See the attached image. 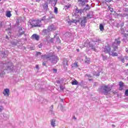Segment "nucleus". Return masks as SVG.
<instances>
[{"label":"nucleus","mask_w":128,"mask_h":128,"mask_svg":"<svg viewBox=\"0 0 128 128\" xmlns=\"http://www.w3.org/2000/svg\"><path fill=\"white\" fill-rule=\"evenodd\" d=\"M22 34H24V36H26V34H24V31H18V34H17V36H22Z\"/></svg>","instance_id":"19"},{"label":"nucleus","mask_w":128,"mask_h":128,"mask_svg":"<svg viewBox=\"0 0 128 128\" xmlns=\"http://www.w3.org/2000/svg\"><path fill=\"white\" fill-rule=\"evenodd\" d=\"M124 94L126 96H128V90H126Z\"/></svg>","instance_id":"44"},{"label":"nucleus","mask_w":128,"mask_h":128,"mask_svg":"<svg viewBox=\"0 0 128 128\" xmlns=\"http://www.w3.org/2000/svg\"><path fill=\"white\" fill-rule=\"evenodd\" d=\"M38 47L39 48H42V44H38Z\"/></svg>","instance_id":"51"},{"label":"nucleus","mask_w":128,"mask_h":128,"mask_svg":"<svg viewBox=\"0 0 128 128\" xmlns=\"http://www.w3.org/2000/svg\"><path fill=\"white\" fill-rule=\"evenodd\" d=\"M122 58H124V56H120L119 57H118V58L119 60H122Z\"/></svg>","instance_id":"50"},{"label":"nucleus","mask_w":128,"mask_h":128,"mask_svg":"<svg viewBox=\"0 0 128 128\" xmlns=\"http://www.w3.org/2000/svg\"><path fill=\"white\" fill-rule=\"evenodd\" d=\"M112 86H111L108 85V86H105L103 85L102 86H100L98 88V92H102L104 94H108V92L112 90Z\"/></svg>","instance_id":"2"},{"label":"nucleus","mask_w":128,"mask_h":128,"mask_svg":"<svg viewBox=\"0 0 128 128\" xmlns=\"http://www.w3.org/2000/svg\"><path fill=\"white\" fill-rule=\"evenodd\" d=\"M102 58H103V60H106L108 58V56L102 54Z\"/></svg>","instance_id":"33"},{"label":"nucleus","mask_w":128,"mask_h":128,"mask_svg":"<svg viewBox=\"0 0 128 128\" xmlns=\"http://www.w3.org/2000/svg\"><path fill=\"white\" fill-rule=\"evenodd\" d=\"M42 6H43V10L45 12H46V10H48V4L47 2H46Z\"/></svg>","instance_id":"13"},{"label":"nucleus","mask_w":128,"mask_h":128,"mask_svg":"<svg viewBox=\"0 0 128 128\" xmlns=\"http://www.w3.org/2000/svg\"><path fill=\"white\" fill-rule=\"evenodd\" d=\"M86 10H90V6L88 5V4H87L86 5Z\"/></svg>","instance_id":"37"},{"label":"nucleus","mask_w":128,"mask_h":128,"mask_svg":"<svg viewBox=\"0 0 128 128\" xmlns=\"http://www.w3.org/2000/svg\"><path fill=\"white\" fill-rule=\"evenodd\" d=\"M46 62L44 61V62H42V66H46Z\"/></svg>","instance_id":"46"},{"label":"nucleus","mask_w":128,"mask_h":128,"mask_svg":"<svg viewBox=\"0 0 128 128\" xmlns=\"http://www.w3.org/2000/svg\"><path fill=\"white\" fill-rule=\"evenodd\" d=\"M78 62H75L72 66V68H78Z\"/></svg>","instance_id":"29"},{"label":"nucleus","mask_w":128,"mask_h":128,"mask_svg":"<svg viewBox=\"0 0 128 128\" xmlns=\"http://www.w3.org/2000/svg\"><path fill=\"white\" fill-rule=\"evenodd\" d=\"M124 6H128V4H124Z\"/></svg>","instance_id":"64"},{"label":"nucleus","mask_w":128,"mask_h":128,"mask_svg":"<svg viewBox=\"0 0 128 128\" xmlns=\"http://www.w3.org/2000/svg\"><path fill=\"white\" fill-rule=\"evenodd\" d=\"M72 86H78V82L76 80H74V81L72 82Z\"/></svg>","instance_id":"26"},{"label":"nucleus","mask_w":128,"mask_h":128,"mask_svg":"<svg viewBox=\"0 0 128 128\" xmlns=\"http://www.w3.org/2000/svg\"><path fill=\"white\" fill-rule=\"evenodd\" d=\"M54 72H58V70L56 68L53 69Z\"/></svg>","instance_id":"54"},{"label":"nucleus","mask_w":128,"mask_h":128,"mask_svg":"<svg viewBox=\"0 0 128 128\" xmlns=\"http://www.w3.org/2000/svg\"><path fill=\"white\" fill-rule=\"evenodd\" d=\"M94 74L96 76H100V72H95Z\"/></svg>","instance_id":"41"},{"label":"nucleus","mask_w":128,"mask_h":128,"mask_svg":"<svg viewBox=\"0 0 128 128\" xmlns=\"http://www.w3.org/2000/svg\"><path fill=\"white\" fill-rule=\"evenodd\" d=\"M124 38H127L128 36V34H124Z\"/></svg>","instance_id":"52"},{"label":"nucleus","mask_w":128,"mask_h":128,"mask_svg":"<svg viewBox=\"0 0 128 128\" xmlns=\"http://www.w3.org/2000/svg\"><path fill=\"white\" fill-rule=\"evenodd\" d=\"M30 24L32 26V28H36V26L40 28L42 26V25L40 24V20H34L30 22Z\"/></svg>","instance_id":"5"},{"label":"nucleus","mask_w":128,"mask_h":128,"mask_svg":"<svg viewBox=\"0 0 128 128\" xmlns=\"http://www.w3.org/2000/svg\"><path fill=\"white\" fill-rule=\"evenodd\" d=\"M58 108H60V109L62 110V112L66 111V109H64V107L62 106V104H60L58 106Z\"/></svg>","instance_id":"23"},{"label":"nucleus","mask_w":128,"mask_h":128,"mask_svg":"<svg viewBox=\"0 0 128 128\" xmlns=\"http://www.w3.org/2000/svg\"><path fill=\"white\" fill-rule=\"evenodd\" d=\"M46 18V16H44L42 17V18L41 19V20H44Z\"/></svg>","instance_id":"58"},{"label":"nucleus","mask_w":128,"mask_h":128,"mask_svg":"<svg viewBox=\"0 0 128 128\" xmlns=\"http://www.w3.org/2000/svg\"><path fill=\"white\" fill-rule=\"evenodd\" d=\"M124 102H128V97H126L124 99Z\"/></svg>","instance_id":"53"},{"label":"nucleus","mask_w":128,"mask_h":128,"mask_svg":"<svg viewBox=\"0 0 128 128\" xmlns=\"http://www.w3.org/2000/svg\"><path fill=\"white\" fill-rule=\"evenodd\" d=\"M57 40L58 42H60V38H57Z\"/></svg>","instance_id":"60"},{"label":"nucleus","mask_w":128,"mask_h":128,"mask_svg":"<svg viewBox=\"0 0 128 128\" xmlns=\"http://www.w3.org/2000/svg\"><path fill=\"white\" fill-rule=\"evenodd\" d=\"M100 30H101V32H102L104 30V25H102V24H100Z\"/></svg>","instance_id":"25"},{"label":"nucleus","mask_w":128,"mask_h":128,"mask_svg":"<svg viewBox=\"0 0 128 128\" xmlns=\"http://www.w3.org/2000/svg\"><path fill=\"white\" fill-rule=\"evenodd\" d=\"M50 110H54V105H52L50 107Z\"/></svg>","instance_id":"55"},{"label":"nucleus","mask_w":128,"mask_h":128,"mask_svg":"<svg viewBox=\"0 0 128 128\" xmlns=\"http://www.w3.org/2000/svg\"><path fill=\"white\" fill-rule=\"evenodd\" d=\"M54 14H58V8L54 7Z\"/></svg>","instance_id":"35"},{"label":"nucleus","mask_w":128,"mask_h":128,"mask_svg":"<svg viewBox=\"0 0 128 128\" xmlns=\"http://www.w3.org/2000/svg\"><path fill=\"white\" fill-rule=\"evenodd\" d=\"M4 71L1 70L0 71V76L2 78V76H4Z\"/></svg>","instance_id":"31"},{"label":"nucleus","mask_w":128,"mask_h":128,"mask_svg":"<svg viewBox=\"0 0 128 128\" xmlns=\"http://www.w3.org/2000/svg\"><path fill=\"white\" fill-rule=\"evenodd\" d=\"M4 106H0V112H2V110H4Z\"/></svg>","instance_id":"43"},{"label":"nucleus","mask_w":128,"mask_h":128,"mask_svg":"<svg viewBox=\"0 0 128 128\" xmlns=\"http://www.w3.org/2000/svg\"><path fill=\"white\" fill-rule=\"evenodd\" d=\"M85 62L86 64H90V58H88V57L86 56Z\"/></svg>","instance_id":"27"},{"label":"nucleus","mask_w":128,"mask_h":128,"mask_svg":"<svg viewBox=\"0 0 128 128\" xmlns=\"http://www.w3.org/2000/svg\"><path fill=\"white\" fill-rule=\"evenodd\" d=\"M82 44L84 46H88V43L87 40H84L82 42Z\"/></svg>","instance_id":"28"},{"label":"nucleus","mask_w":128,"mask_h":128,"mask_svg":"<svg viewBox=\"0 0 128 128\" xmlns=\"http://www.w3.org/2000/svg\"><path fill=\"white\" fill-rule=\"evenodd\" d=\"M2 22H0V28H2Z\"/></svg>","instance_id":"59"},{"label":"nucleus","mask_w":128,"mask_h":128,"mask_svg":"<svg viewBox=\"0 0 128 128\" xmlns=\"http://www.w3.org/2000/svg\"><path fill=\"white\" fill-rule=\"evenodd\" d=\"M4 96H10V89H4Z\"/></svg>","instance_id":"17"},{"label":"nucleus","mask_w":128,"mask_h":128,"mask_svg":"<svg viewBox=\"0 0 128 128\" xmlns=\"http://www.w3.org/2000/svg\"><path fill=\"white\" fill-rule=\"evenodd\" d=\"M56 122V120H54V119H52L51 120V126H54V124H55L54 122Z\"/></svg>","instance_id":"30"},{"label":"nucleus","mask_w":128,"mask_h":128,"mask_svg":"<svg viewBox=\"0 0 128 128\" xmlns=\"http://www.w3.org/2000/svg\"><path fill=\"white\" fill-rule=\"evenodd\" d=\"M110 56H118V54L116 52H114V50L111 51L110 52Z\"/></svg>","instance_id":"21"},{"label":"nucleus","mask_w":128,"mask_h":128,"mask_svg":"<svg viewBox=\"0 0 128 128\" xmlns=\"http://www.w3.org/2000/svg\"><path fill=\"white\" fill-rule=\"evenodd\" d=\"M67 22L69 26H72V24H76V22H78V20L74 19H72V20L69 19L67 20Z\"/></svg>","instance_id":"11"},{"label":"nucleus","mask_w":128,"mask_h":128,"mask_svg":"<svg viewBox=\"0 0 128 128\" xmlns=\"http://www.w3.org/2000/svg\"><path fill=\"white\" fill-rule=\"evenodd\" d=\"M64 98H60V102H64Z\"/></svg>","instance_id":"57"},{"label":"nucleus","mask_w":128,"mask_h":128,"mask_svg":"<svg viewBox=\"0 0 128 128\" xmlns=\"http://www.w3.org/2000/svg\"><path fill=\"white\" fill-rule=\"evenodd\" d=\"M111 52L112 48H110V46L108 45L105 46V48H104V52H106V54H110V52Z\"/></svg>","instance_id":"8"},{"label":"nucleus","mask_w":128,"mask_h":128,"mask_svg":"<svg viewBox=\"0 0 128 128\" xmlns=\"http://www.w3.org/2000/svg\"><path fill=\"white\" fill-rule=\"evenodd\" d=\"M6 16H7V18H10V16H12V13H10V11L6 12Z\"/></svg>","instance_id":"24"},{"label":"nucleus","mask_w":128,"mask_h":128,"mask_svg":"<svg viewBox=\"0 0 128 128\" xmlns=\"http://www.w3.org/2000/svg\"><path fill=\"white\" fill-rule=\"evenodd\" d=\"M119 90H124V83L122 82H119Z\"/></svg>","instance_id":"20"},{"label":"nucleus","mask_w":128,"mask_h":128,"mask_svg":"<svg viewBox=\"0 0 128 128\" xmlns=\"http://www.w3.org/2000/svg\"><path fill=\"white\" fill-rule=\"evenodd\" d=\"M58 0H50L49 4L52 6H56Z\"/></svg>","instance_id":"14"},{"label":"nucleus","mask_w":128,"mask_h":128,"mask_svg":"<svg viewBox=\"0 0 128 128\" xmlns=\"http://www.w3.org/2000/svg\"><path fill=\"white\" fill-rule=\"evenodd\" d=\"M88 2V0H78V4L80 6H84L86 4V3Z\"/></svg>","instance_id":"7"},{"label":"nucleus","mask_w":128,"mask_h":128,"mask_svg":"<svg viewBox=\"0 0 128 128\" xmlns=\"http://www.w3.org/2000/svg\"><path fill=\"white\" fill-rule=\"evenodd\" d=\"M42 56V52H37L36 54V56Z\"/></svg>","instance_id":"40"},{"label":"nucleus","mask_w":128,"mask_h":128,"mask_svg":"<svg viewBox=\"0 0 128 128\" xmlns=\"http://www.w3.org/2000/svg\"><path fill=\"white\" fill-rule=\"evenodd\" d=\"M56 83L58 84H60V80H57V81H56Z\"/></svg>","instance_id":"61"},{"label":"nucleus","mask_w":128,"mask_h":128,"mask_svg":"<svg viewBox=\"0 0 128 128\" xmlns=\"http://www.w3.org/2000/svg\"><path fill=\"white\" fill-rule=\"evenodd\" d=\"M2 54H3V56L4 57L6 56V52H1Z\"/></svg>","instance_id":"42"},{"label":"nucleus","mask_w":128,"mask_h":128,"mask_svg":"<svg viewBox=\"0 0 128 128\" xmlns=\"http://www.w3.org/2000/svg\"><path fill=\"white\" fill-rule=\"evenodd\" d=\"M120 37H118L117 38L115 39V40L114 42V44H116V46H120Z\"/></svg>","instance_id":"10"},{"label":"nucleus","mask_w":128,"mask_h":128,"mask_svg":"<svg viewBox=\"0 0 128 128\" xmlns=\"http://www.w3.org/2000/svg\"><path fill=\"white\" fill-rule=\"evenodd\" d=\"M68 59H63V66L66 70L68 66Z\"/></svg>","instance_id":"9"},{"label":"nucleus","mask_w":128,"mask_h":128,"mask_svg":"<svg viewBox=\"0 0 128 128\" xmlns=\"http://www.w3.org/2000/svg\"><path fill=\"white\" fill-rule=\"evenodd\" d=\"M22 31H23V30H22V28H20L18 32H22Z\"/></svg>","instance_id":"56"},{"label":"nucleus","mask_w":128,"mask_h":128,"mask_svg":"<svg viewBox=\"0 0 128 128\" xmlns=\"http://www.w3.org/2000/svg\"><path fill=\"white\" fill-rule=\"evenodd\" d=\"M120 32L122 34H124V28H120Z\"/></svg>","instance_id":"36"},{"label":"nucleus","mask_w":128,"mask_h":128,"mask_svg":"<svg viewBox=\"0 0 128 128\" xmlns=\"http://www.w3.org/2000/svg\"><path fill=\"white\" fill-rule=\"evenodd\" d=\"M42 58H44V60H50L52 64H56L58 60V56H55L52 53H50L48 54H44L42 56Z\"/></svg>","instance_id":"1"},{"label":"nucleus","mask_w":128,"mask_h":128,"mask_svg":"<svg viewBox=\"0 0 128 128\" xmlns=\"http://www.w3.org/2000/svg\"><path fill=\"white\" fill-rule=\"evenodd\" d=\"M113 48L114 50H112L114 52V50H118V45H116V46H113Z\"/></svg>","instance_id":"38"},{"label":"nucleus","mask_w":128,"mask_h":128,"mask_svg":"<svg viewBox=\"0 0 128 128\" xmlns=\"http://www.w3.org/2000/svg\"><path fill=\"white\" fill-rule=\"evenodd\" d=\"M94 16V12L92 11H90L88 14H87L86 16L88 18H92Z\"/></svg>","instance_id":"18"},{"label":"nucleus","mask_w":128,"mask_h":128,"mask_svg":"<svg viewBox=\"0 0 128 128\" xmlns=\"http://www.w3.org/2000/svg\"><path fill=\"white\" fill-rule=\"evenodd\" d=\"M36 2H40V0H36Z\"/></svg>","instance_id":"62"},{"label":"nucleus","mask_w":128,"mask_h":128,"mask_svg":"<svg viewBox=\"0 0 128 128\" xmlns=\"http://www.w3.org/2000/svg\"><path fill=\"white\" fill-rule=\"evenodd\" d=\"M50 32L51 31L48 30V28L43 30V32L44 33V34H50Z\"/></svg>","instance_id":"22"},{"label":"nucleus","mask_w":128,"mask_h":128,"mask_svg":"<svg viewBox=\"0 0 128 128\" xmlns=\"http://www.w3.org/2000/svg\"><path fill=\"white\" fill-rule=\"evenodd\" d=\"M32 40H40V36L37 34H34L32 36Z\"/></svg>","instance_id":"12"},{"label":"nucleus","mask_w":128,"mask_h":128,"mask_svg":"<svg viewBox=\"0 0 128 128\" xmlns=\"http://www.w3.org/2000/svg\"><path fill=\"white\" fill-rule=\"evenodd\" d=\"M77 22H80V24L82 28L86 27V24L88 22L86 20V17L84 16L80 18L79 20Z\"/></svg>","instance_id":"4"},{"label":"nucleus","mask_w":128,"mask_h":128,"mask_svg":"<svg viewBox=\"0 0 128 128\" xmlns=\"http://www.w3.org/2000/svg\"><path fill=\"white\" fill-rule=\"evenodd\" d=\"M50 114H52V116H54V110H50L49 111Z\"/></svg>","instance_id":"32"},{"label":"nucleus","mask_w":128,"mask_h":128,"mask_svg":"<svg viewBox=\"0 0 128 128\" xmlns=\"http://www.w3.org/2000/svg\"><path fill=\"white\" fill-rule=\"evenodd\" d=\"M36 68L38 70V65H36Z\"/></svg>","instance_id":"63"},{"label":"nucleus","mask_w":128,"mask_h":128,"mask_svg":"<svg viewBox=\"0 0 128 128\" xmlns=\"http://www.w3.org/2000/svg\"><path fill=\"white\" fill-rule=\"evenodd\" d=\"M3 70H8L9 72H14V67L12 63L8 62L2 64Z\"/></svg>","instance_id":"3"},{"label":"nucleus","mask_w":128,"mask_h":128,"mask_svg":"<svg viewBox=\"0 0 128 128\" xmlns=\"http://www.w3.org/2000/svg\"><path fill=\"white\" fill-rule=\"evenodd\" d=\"M12 24H10L8 26V28L7 29H6V30H10L12 28V26H10Z\"/></svg>","instance_id":"34"},{"label":"nucleus","mask_w":128,"mask_h":128,"mask_svg":"<svg viewBox=\"0 0 128 128\" xmlns=\"http://www.w3.org/2000/svg\"><path fill=\"white\" fill-rule=\"evenodd\" d=\"M100 40H98L94 42L92 44H90V48H91L92 50L94 52H96V46H94V44H98L100 42Z\"/></svg>","instance_id":"6"},{"label":"nucleus","mask_w":128,"mask_h":128,"mask_svg":"<svg viewBox=\"0 0 128 128\" xmlns=\"http://www.w3.org/2000/svg\"><path fill=\"white\" fill-rule=\"evenodd\" d=\"M12 46H16V42H12Z\"/></svg>","instance_id":"49"},{"label":"nucleus","mask_w":128,"mask_h":128,"mask_svg":"<svg viewBox=\"0 0 128 128\" xmlns=\"http://www.w3.org/2000/svg\"><path fill=\"white\" fill-rule=\"evenodd\" d=\"M82 14V9L78 10V8H76L75 10V12L74 13L75 16H78V14Z\"/></svg>","instance_id":"16"},{"label":"nucleus","mask_w":128,"mask_h":128,"mask_svg":"<svg viewBox=\"0 0 128 128\" xmlns=\"http://www.w3.org/2000/svg\"><path fill=\"white\" fill-rule=\"evenodd\" d=\"M48 30L50 32H52V30H56V27L54 24H51L48 27Z\"/></svg>","instance_id":"15"},{"label":"nucleus","mask_w":128,"mask_h":128,"mask_svg":"<svg viewBox=\"0 0 128 128\" xmlns=\"http://www.w3.org/2000/svg\"><path fill=\"white\" fill-rule=\"evenodd\" d=\"M108 10H110V12H114V8L108 6Z\"/></svg>","instance_id":"39"},{"label":"nucleus","mask_w":128,"mask_h":128,"mask_svg":"<svg viewBox=\"0 0 128 128\" xmlns=\"http://www.w3.org/2000/svg\"><path fill=\"white\" fill-rule=\"evenodd\" d=\"M60 88L61 90H64V86L62 85H60Z\"/></svg>","instance_id":"45"},{"label":"nucleus","mask_w":128,"mask_h":128,"mask_svg":"<svg viewBox=\"0 0 128 128\" xmlns=\"http://www.w3.org/2000/svg\"><path fill=\"white\" fill-rule=\"evenodd\" d=\"M105 2H112V0H104Z\"/></svg>","instance_id":"47"},{"label":"nucleus","mask_w":128,"mask_h":128,"mask_svg":"<svg viewBox=\"0 0 128 128\" xmlns=\"http://www.w3.org/2000/svg\"><path fill=\"white\" fill-rule=\"evenodd\" d=\"M120 61L122 62H124V58L123 57L122 60H120Z\"/></svg>","instance_id":"48"}]
</instances>
